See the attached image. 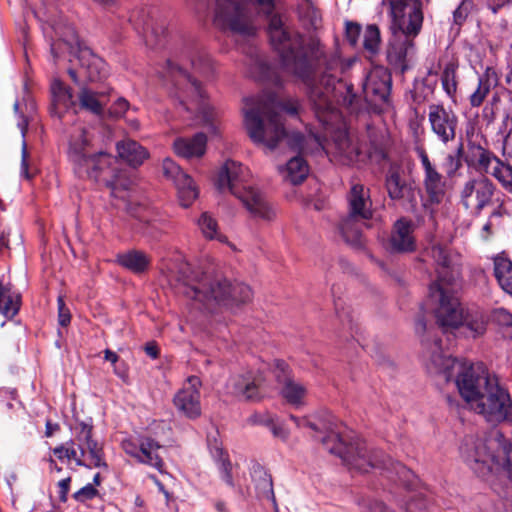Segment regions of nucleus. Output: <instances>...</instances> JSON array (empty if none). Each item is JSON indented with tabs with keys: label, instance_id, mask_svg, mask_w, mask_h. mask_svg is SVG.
Returning <instances> with one entry per match:
<instances>
[{
	"label": "nucleus",
	"instance_id": "obj_1",
	"mask_svg": "<svg viewBox=\"0 0 512 512\" xmlns=\"http://www.w3.org/2000/svg\"><path fill=\"white\" fill-rule=\"evenodd\" d=\"M306 52L293 55L285 50L284 72L300 79L307 88L308 98L315 117L324 129L323 135L315 136L317 143L324 148L322 137H330V150L344 165L365 163V156L358 142L348 134L343 123L339 106L351 112L358 110V96L352 84L342 78L344 65L340 58L327 56L323 46L310 41Z\"/></svg>",
	"mask_w": 512,
	"mask_h": 512
},
{
	"label": "nucleus",
	"instance_id": "obj_2",
	"mask_svg": "<svg viewBox=\"0 0 512 512\" xmlns=\"http://www.w3.org/2000/svg\"><path fill=\"white\" fill-rule=\"evenodd\" d=\"M425 305L415 316V333L421 337L423 357L431 373L443 374L446 381L454 379L463 400L491 423L512 424V398L498 379L491 377L480 364L452 358L443 352L441 339L434 333Z\"/></svg>",
	"mask_w": 512,
	"mask_h": 512
},
{
	"label": "nucleus",
	"instance_id": "obj_3",
	"mask_svg": "<svg viewBox=\"0 0 512 512\" xmlns=\"http://www.w3.org/2000/svg\"><path fill=\"white\" fill-rule=\"evenodd\" d=\"M185 63L190 64L194 73L209 79L215 72L214 62L203 47L193 42L185 43L167 60L163 77L181 107L195 113L209 133L217 136L220 133L218 113L208 102L200 82L187 73Z\"/></svg>",
	"mask_w": 512,
	"mask_h": 512
},
{
	"label": "nucleus",
	"instance_id": "obj_4",
	"mask_svg": "<svg viewBox=\"0 0 512 512\" xmlns=\"http://www.w3.org/2000/svg\"><path fill=\"white\" fill-rule=\"evenodd\" d=\"M68 156L78 177L103 180L112 197L122 200L125 208L139 221L156 228L155 212L147 209L134 212L130 208V190L134 183L131 171L121 168L118 160L112 155L94 150L92 136L84 127L77 126L71 133Z\"/></svg>",
	"mask_w": 512,
	"mask_h": 512
},
{
	"label": "nucleus",
	"instance_id": "obj_5",
	"mask_svg": "<svg viewBox=\"0 0 512 512\" xmlns=\"http://www.w3.org/2000/svg\"><path fill=\"white\" fill-rule=\"evenodd\" d=\"M290 419L298 428H310L324 433L318 439L329 453L338 456L350 469L360 473H367L371 469L395 470L405 469L398 462L392 461L383 451L368 448L366 442L352 434H343L341 423L331 414H324L316 420L308 417L290 416Z\"/></svg>",
	"mask_w": 512,
	"mask_h": 512
},
{
	"label": "nucleus",
	"instance_id": "obj_6",
	"mask_svg": "<svg viewBox=\"0 0 512 512\" xmlns=\"http://www.w3.org/2000/svg\"><path fill=\"white\" fill-rule=\"evenodd\" d=\"M296 100L276 101L273 97H248L244 99L242 109L244 125L253 142L274 150L278 143L287 139L294 150H303L305 137L299 132L289 134L282 118V112L290 115L298 113Z\"/></svg>",
	"mask_w": 512,
	"mask_h": 512
},
{
	"label": "nucleus",
	"instance_id": "obj_7",
	"mask_svg": "<svg viewBox=\"0 0 512 512\" xmlns=\"http://www.w3.org/2000/svg\"><path fill=\"white\" fill-rule=\"evenodd\" d=\"M180 272L187 281L185 295L213 311L217 305L235 308L251 301V288L240 281L232 280L212 266L185 262Z\"/></svg>",
	"mask_w": 512,
	"mask_h": 512
},
{
	"label": "nucleus",
	"instance_id": "obj_8",
	"mask_svg": "<svg viewBox=\"0 0 512 512\" xmlns=\"http://www.w3.org/2000/svg\"><path fill=\"white\" fill-rule=\"evenodd\" d=\"M384 1L389 3L392 16V37L386 52L387 61L394 69L404 73L414 53V39L422 27V4L420 0Z\"/></svg>",
	"mask_w": 512,
	"mask_h": 512
},
{
	"label": "nucleus",
	"instance_id": "obj_9",
	"mask_svg": "<svg viewBox=\"0 0 512 512\" xmlns=\"http://www.w3.org/2000/svg\"><path fill=\"white\" fill-rule=\"evenodd\" d=\"M437 281L429 287V301L433 306L436 325L443 331L460 327L464 308L452 287L460 277V270L451 258H438Z\"/></svg>",
	"mask_w": 512,
	"mask_h": 512
},
{
	"label": "nucleus",
	"instance_id": "obj_10",
	"mask_svg": "<svg viewBox=\"0 0 512 512\" xmlns=\"http://www.w3.org/2000/svg\"><path fill=\"white\" fill-rule=\"evenodd\" d=\"M248 168L234 160H227L220 168L216 187L221 193L229 192L241 201L253 218L272 221L276 217L274 206L265 195L249 182Z\"/></svg>",
	"mask_w": 512,
	"mask_h": 512
},
{
	"label": "nucleus",
	"instance_id": "obj_11",
	"mask_svg": "<svg viewBox=\"0 0 512 512\" xmlns=\"http://www.w3.org/2000/svg\"><path fill=\"white\" fill-rule=\"evenodd\" d=\"M460 454L479 476H486L494 467H503L512 480V443L506 444L498 433L486 439L466 436Z\"/></svg>",
	"mask_w": 512,
	"mask_h": 512
},
{
	"label": "nucleus",
	"instance_id": "obj_12",
	"mask_svg": "<svg viewBox=\"0 0 512 512\" xmlns=\"http://www.w3.org/2000/svg\"><path fill=\"white\" fill-rule=\"evenodd\" d=\"M259 12L268 19L267 33L273 50L277 53L282 70H284L283 56L285 50L298 55L306 52V44L315 41L322 46L320 41L312 36L300 33L295 27L287 24L279 14L274 13V0H255Z\"/></svg>",
	"mask_w": 512,
	"mask_h": 512
},
{
	"label": "nucleus",
	"instance_id": "obj_13",
	"mask_svg": "<svg viewBox=\"0 0 512 512\" xmlns=\"http://www.w3.org/2000/svg\"><path fill=\"white\" fill-rule=\"evenodd\" d=\"M74 431V439L55 447L53 453L60 460L64 458L74 460L78 466L107 467L101 444L92 438L93 426L80 422Z\"/></svg>",
	"mask_w": 512,
	"mask_h": 512
},
{
	"label": "nucleus",
	"instance_id": "obj_14",
	"mask_svg": "<svg viewBox=\"0 0 512 512\" xmlns=\"http://www.w3.org/2000/svg\"><path fill=\"white\" fill-rule=\"evenodd\" d=\"M215 3L214 24L217 27L245 36L255 34L252 0H215Z\"/></svg>",
	"mask_w": 512,
	"mask_h": 512
},
{
	"label": "nucleus",
	"instance_id": "obj_15",
	"mask_svg": "<svg viewBox=\"0 0 512 512\" xmlns=\"http://www.w3.org/2000/svg\"><path fill=\"white\" fill-rule=\"evenodd\" d=\"M385 190L390 200L406 210H414L417 206V187L405 177L402 164L392 162L385 172Z\"/></svg>",
	"mask_w": 512,
	"mask_h": 512
},
{
	"label": "nucleus",
	"instance_id": "obj_16",
	"mask_svg": "<svg viewBox=\"0 0 512 512\" xmlns=\"http://www.w3.org/2000/svg\"><path fill=\"white\" fill-rule=\"evenodd\" d=\"M496 191L494 183L481 175L464 183L460 192V201L466 210L479 214L485 207L493 204Z\"/></svg>",
	"mask_w": 512,
	"mask_h": 512
},
{
	"label": "nucleus",
	"instance_id": "obj_17",
	"mask_svg": "<svg viewBox=\"0 0 512 512\" xmlns=\"http://www.w3.org/2000/svg\"><path fill=\"white\" fill-rule=\"evenodd\" d=\"M416 152L423 168V187L427 196L426 201L429 205H439L446 197L448 190L447 181L430 161L424 148L418 147Z\"/></svg>",
	"mask_w": 512,
	"mask_h": 512
},
{
	"label": "nucleus",
	"instance_id": "obj_18",
	"mask_svg": "<svg viewBox=\"0 0 512 512\" xmlns=\"http://www.w3.org/2000/svg\"><path fill=\"white\" fill-rule=\"evenodd\" d=\"M129 20L134 29L142 34L148 47L156 48L163 44L167 35L165 19L152 15L146 9H141L133 12Z\"/></svg>",
	"mask_w": 512,
	"mask_h": 512
},
{
	"label": "nucleus",
	"instance_id": "obj_19",
	"mask_svg": "<svg viewBox=\"0 0 512 512\" xmlns=\"http://www.w3.org/2000/svg\"><path fill=\"white\" fill-rule=\"evenodd\" d=\"M263 384L261 373L247 371L232 375L226 383V391L241 400L258 401L263 397Z\"/></svg>",
	"mask_w": 512,
	"mask_h": 512
},
{
	"label": "nucleus",
	"instance_id": "obj_20",
	"mask_svg": "<svg viewBox=\"0 0 512 512\" xmlns=\"http://www.w3.org/2000/svg\"><path fill=\"white\" fill-rule=\"evenodd\" d=\"M428 120L432 132L444 145L455 141L458 129V117L442 105L432 104L429 106Z\"/></svg>",
	"mask_w": 512,
	"mask_h": 512
},
{
	"label": "nucleus",
	"instance_id": "obj_21",
	"mask_svg": "<svg viewBox=\"0 0 512 512\" xmlns=\"http://www.w3.org/2000/svg\"><path fill=\"white\" fill-rule=\"evenodd\" d=\"M44 33L51 38L50 50L54 61L63 53V46L70 53L76 50L80 52L82 49L75 28L63 20L54 22L44 28Z\"/></svg>",
	"mask_w": 512,
	"mask_h": 512
},
{
	"label": "nucleus",
	"instance_id": "obj_22",
	"mask_svg": "<svg viewBox=\"0 0 512 512\" xmlns=\"http://www.w3.org/2000/svg\"><path fill=\"white\" fill-rule=\"evenodd\" d=\"M201 380L190 376L183 387L174 395L173 403L177 411L188 419H196L201 415L200 402Z\"/></svg>",
	"mask_w": 512,
	"mask_h": 512
},
{
	"label": "nucleus",
	"instance_id": "obj_23",
	"mask_svg": "<svg viewBox=\"0 0 512 512\" xmlns=\"http://www.w3.org/2000/svg\"><path fill=\"white\" fill-rule=\"evenodd\" d=\"M392 85L391 75L382 66L372 68L364 81L363 92L368 102L385 103L390 95Z\"/></svg>",
	"mask_w": 512,
	"mask_h": 512
},
{
	"label": "nucleus",
	"instance_id": "obj_24",
	"mask_svg": "<svg viewBox=\"0 0 512 512\" xmlns=\"http://www.w3.org/2000/svg\"><path fill=\"white\" fill-rule=\"evenodd\" d=\"M162 170L164 176L171 179L176 185L181 205L189 207L198 196L193 179L171 158H166L163 161Z\"/></svg>",
	"mask_w": 512,
	"mask_h": 512
},
{
	"label": "nucleus",
	"instance_id": "obj_25",
	"mask_svg": "<svg viewBox=\"0 0 512 512\" xmlns=\"http://www.w3.org/2000/svg\"><path fill=\"white\" fill-rule=\"evenodd\" d=\"M122 448L126 454L136 458L139 462L161 471L163 460L158 453L161 445L154 439L142 438L138 445L131 440H125L122 442Z\"/></svg>",
	"mask_w": 512,
	"mask_h": 512
},
{
	"label": "nucleus",
	"instance_id": "obj_26",
	"mask_svg": "<svg viewBox=\"0 0 512 512\" xmlns=\"http://www.w3.org/2000/svg\"><path fill=\"white\" fill-rule=\"evenodd\" d=\"M349 214L360 219H371L373 215L370 189L363 184H352L348 193Z\"/></svg>",
	"mask_w": 512,
	"mask_h": 512
},
{
	"label": "nucleus",
	"instance_id": "obj_27",
	"mask_svg": "<svg viewBox=\"0 0 512 512\" xmlns=\"http://www.w3.org/2000/svg\"><path fill=\"white\" fill-rule=\"evenodd\" d=\"M276 379L281 385V394L283 398L292 405H300L306 395V388L289 376L288 365L286 363H277Z\"/></svg>",
	"mask_w": 512,
	"mask_h": 512
},
{
	"label": "nucleus",
	"instance_id": "obj_28",
	"mask_svg": "<svg viewBox=\"0 0 512 512\" xmlns=\"http://www.w3.org/2000/svg\"><path fill=\"white\" fill-rule=\"evenodd\" d=\"M414 224L411 220L401 218L393 226L390 237V246L395 252L410 253L415 249L413 236Z\"/></svg>",
	"mask_w": 512,
	"mask_h": 512
},
{
	"label": "nucleus",
	"instance_id": "obj_29",
	"mask_svg": "<svg viewBox=\"0 0 512 512\" xmlns=\"http://www.w3.org/2000/svg\"><path fill=\"white\" fill-rule=\"evenodd\" d=\"M80 73L89 82H96L106 77L108 70L105 61L88 48L80 50L78 55Z\"/></svg>",
	"mask_w": 512,
	"mask_h": 512
},
{
	"label": "nucleus",
	"instance_id": "obj_30",
	"mask_svg": "<svg viewBox=\"0 0 512 512\" xmlns=\"http://www.w3.org/2000/svg\"><path fill=\"white\" fill-rule=\"evenodd\" d=\"M207 137L199 132L192 137H178L173 142V150L179 157L185 159L200 158L206 152Z\"/></svg>",
	"mask_w": 512,
	"mask_h": 512
},
{
	"label": "nucleus",
	"instance_id": "obj_31",
	"mask_svg": "<svg viewBox=\"0 0 512 512\" xmlns=\"http://www.w3.org/2000/svg\"><path fill=\"white\" fill-rule=\"evenodd\" d=\"M52 109L53 115L61 118L62 115L76 107V101L71 88L65 85L59 79H54L51 83Z\"/></svg>",
	"mask_w": 512,
	"mask_h": 512
},
{
	"label": "nucleus",
	"instance_id": "obj_32",
	"mask_svg": "<svg viewBox=\"0 0 512 512\" xmlns=\"http://www.w3.org/2000/svg\"><path fill=\"white\" fill-rule=\"evenodd\" d=\"M79 106L96 116H103L109 101L108 91H94L86 85L80 88L78 94Z\"/></svg>",
	"mask_w": 512,
	"mask_h": 512
},
{
	"label": "nucleus",
	"instance_id": "obj_33",
	"mask_svg": "<svg viewBox=\"0 0 512 512\" xmlns=\"http://www.w3.org/2000/svg\"><path fill=\"white\" fill-rule=\"evenodd\" d=\"M487 325L488 317L482 309L478 307L464 309L460 326L468 329L473 338L482 336L486 332Z\"/></svg>",
	"mask_w": 512,
	"mask_h": 512
},
{
	"label": "nucleus",
	"instance_id": "obj_34",
	"mask_svg": "<svg viewBox=\"0 0 512 512\" xmlns=\"http://www.w3.org/2000/svg\"><path fill=\"white\" fill-rule=\"evenodd\" d=\"M208 447L210 453L218 467L222 480L230 487H234V481L231 475L232 464L227 453L221 447L216 439L208 438Z\"/></svg>",
	"mask_w": 512,
	"mask_h": 512
},
{
	"label": "nucleus",
	"instance_id": "obj_35",
	"mask_svg": "<svg viewBox=\"0 0 512 512\" xmlns=\"http://www.w3.org/2000/svg\"><path fill=\"white\" fill-rule=\"evenodd\" d=\"M365 156V162L369 160L375 164H381L388 159V143L383 133L369 132V146Z\"/></svg>",
	"mask_w": 512,
	"mask_h": 512
},
{
	"label": "nucleus",
	"instance_id": "obj_36",
	"mask_svg": "<svg viewBox=\"0 0 512 512\" xmlns=\"http://www.w3.org/2000/svg\"><path fill=\"white\" fill-rule=\"evenodd\" d=\"M117 151L120 158L132 167L140 166L149 155L144 147L130 139L119 142Z\"/></svg>",
	"mask_w": 512,
	"mask_h": 512
},
{
	"label": "nucleus",
	"instance_id": "obj_37",
	"mask_svg": "<svg viewBox=\"0 0 512 512\" xmlns=\"http://www.w3.org/2000/svg\"><path fill=\"white\" fill-rule=\"evenodd\" d=\"M285 180L293 185L302 183L309 174V166L302 156L291 158L285 167L280 168Z\"/></svg>",
	"mask_w": 512,
	"mask_h": 512
},
{
	"label": "nucleus",
	"instance_id": "obj_38",
	"mask_svg": "<svg viewBox=\"0 0 512 512\" xmlns=\"http://www.w3.org/2000/svg\"><path fill=\"white\" fill-rule=\"evenodd\" d=\"M252 479L255 484L257 496L260 499H267L275 504V495L271 475L261 466L253 468Z\"/></svg>",
	"mask_w": 512,
	"mask_h": 512
},
{
	"label": "nucleus",
	"instance_id": "obj_39",
	"mask_svg": "<svg viewBox=\"0 0 512 512\" xmlns=\"http://www.w3.org/2000/svg\"><path fill=\"white\" fill-rule=\"evenodd\" d=\"M366 219H360L358 217H352L348 214L340 223L339 229L345 242L352 245L358 246L361 244L362 239V221Z\"/></svg>",
	"mask_w": 512,
	"mask_h": 512
},
{
	"label": "nucleus",
	"instance_id": "obj_40",
	"mask_svg": "<svg viewBox=\"0 0 512 512\" xmlns=\"http://www.w3.org/2000/svg\"><path fill=\"white\" fill-rule=\"evenodd\" d=\"M495 277L501 288L512 296V262L510 258H494Z\"/></svg>",
	"mask_w": 512,
	"mask_h": 512
},
{
	"label": "nucleus",
	"instance_id": "obj_41",
	"mask_svg": "<svg viewBox=\"0 0 512 512\" xmlns=\"http://www.w3.org/2000/svg\"><path fill=\"white\" fill-rule=\"evenodd\" d=\"M23 251V239L18 230L0 234V253H21Z\"/></svg>",
	"mask_w": 512,
	"mask_h": 512
},
{
	"label": "nucleus",
	"instance_id": "obj_42",
	"mask_svg": "<svg viewBox=\"0 0 512 512\" xmlns=\"http://www.w3.org/2000/svg\"><path fill=\"white\" fill-rule=\"evenodd\" d=\"M381 33L376 24H368L363 31V48L371 56L378 54L381 47Z\"/></svg>",
	"mask_w": 512,
	"mask_h": 512
},
{
	"label": "nucleus",
	"instance_id": "obj_43",
	"mask_svg": "<svg viewBox=\"0 0 512 512\" xmlns=\"http://www.w3.org/2000/svg\"><path fill=\"white\" fill-rule=\"evenodd\" d=\"M21 297L19 294H12L5 289L0 297V313L7 319H13L19 312Z\"/></svg>",
	"mask_w": 512,
	"mask_h": 512
},
{
	"label": "nucleus",
	"instance_id": "obj_44",
	"mask_svg": "<svg viewBox=\"0 0 512 512\" xmlns=\"http://www.w3.org/2000/svg\"><path fill=\"white\" fill-rule=\"evenodd\" d=\"M464 155V143L460 138L454 152L448 153L444 159L443 167L448 177H454L457 171L462 167V157Z\"/></svg>",
	"mask_w": 512,
	"mask_h": 512
},
{
	"label": "nucleus",
	"instance_id": "obj_45",
	"mask_svg": "<svg viewBox=\"0 0 512 512\" xmlns=\"http://www.w3.org/2000/svg\"><path fill=\"white\" fill-rule=\"evenodd\" d=\"M496 161H500V159L491 151L486 150L480 146L478 147V155L474 163V167L482 175L485 176L486 174H491L493 167L496 166Z\"/></svg>",
	"mask_w": 512,
	"mask_h": 512
},
{
	"label": "nucleus",
	"instance_id": "obj_46",
	"mask_svg": "<svg viewBox=\"0 0 512 512\" xmlns=\"http://www.w3.org/2000/svg\"><path fill=\"white\" fill-rule=\"evenodd\" d=\"M507 191L512 193V166L504 163L501 159L496 161V166L493 167L491 174Z\"/></svg>",
	"mask_w": 512,
	"mask_h": 512
},
{
	"label": "nucleus",
	"instance_id": "obj_47",
	"mask_svg": "<svg viewBox=\"0 0 512 512\" xmlns=\"http://www.w3.org/2000/svg\"><path fill=\"white\" fill-rule=\"evenodd\" d=\"M491 317L503 328L504 335L512 339V314L505 308H496L492 311Z\"/></svg>",
	"mask_w": 512,
	"mask_h": 512
},
{
	"label": "nucleus",
	"instance_id": "obj_48",
	"mask_svg": "<svg viewBox=\"0 0 512 512\" xmlns=\"http://www.w3.org/2000/svg\"><path fill=\"white\" fill-rule=\"evenodd\" d=\"M20 172L21 175L27 180L33 179L37 172V169L33 165L30 153L28 152L27 143L25 139H23L22 141Z\"/></svg>",
	"mask_w": 512,
	"mask_h": 512
},
{
	"label": "nucleus",
	"instance_id": "obj_49",
	"mask_svg": "<svg viewBox=\"0 0 512 512\" xmlns=\"http://www.w3.org/2000/svg\"><path fill=\"white\" fill-rule=\"evenodd\" d=\"M198 225L206 238L222 241L221 235L217 233V222L210 215L203 213L198 221Z\"/></svg>",
	"mask_w": 512,
	"mask_h": 512
},
{
	"label": "nucleus",
	"instance_id": "obj_50",
	"mask_svg": "<svg viewBox=\"0 0 512 512\" xmlns=\"http://www.w3.org/2000/svg\"><path fill=\"white\" fill-rule=\"evenodd\" d=\"M116 262L134 273L144 272L150 264L149 258H116Z\"/></svg>",
	"mask_w": 512,
	"mask_h": 512
},
{
	"label": "nucleus",
	"instance_id": "obj_51",
	"mask_svg": "<svg viewBox=\"0 0 512 512\" xmlns=\"http://www.w3.org/2000/svg\"><path fill=\"white\" fill-rule=\"evenodd\" d=\"M441 82L447 94L452 95L453 93H455L457 88V82L456 68L454 67V65L449 64L444 68L441 75Z\"/></svg>",
	"mask_w": 512,
	"mask_h": 512
},
{
	"label": "nucleus",
	"instance_id": "obj_52",
	"mask_svg": "<svg viewBox=\"0 0 512 512\" xmlns=\"http://www.w3.org/2000/svg\"><path fill=\"white\" fill-rule=\"evenodd\" d=\"M430 504V500L422 493H415L405 502L406 512H416L425 510Z\"/></svg>",
	"mask_w": 512,
	"mask_h": 512
},
{
	"label": "nucleus",
	"instance_id": "obj_53",
	"mask_svg": "<svg viewBox=\"0 0 512 512\" xmlns=\"http://www.w3.org/2000/svg\"><path fill=\"white\" fill-rule=\"evenodd\" d=\"M362 33V27L359 23L353 21L345 22V37L348 43L352 46H356L360 35Z\"/></svg>",
	"mask_w": 512,
	"mask_h": 512
},
{
	"label": "nucleus",
	"instance_id": "obj_54",
	"mask_svg": "<svg viewBox=\"0 0 512 512\" xmlns=\"http://www.w3.org/2000/svg\"><path fill=\"white\" fill-rule=\"evenodd\" d=\"M491 88L478 81L477 89L470 95L469 101L472 107H479L484 102Z\"/></svg>",
	"mask_w": 512,
	"mask_h": 512
},
{
	"label": "nucleus",
	"instance_id": "obj_55",
	"mask_svg": "<svg viewBox=\"0 0 512 512\" xmlns=\"http://www.w3.org/2000/svg\"><path fill=\"white\" fill-rule=\"evenodd\" d=\"M471 8V0H462L460 5L456 8V10L453 13L454 23L458 26H461L465 22L468 14L470 13Z\"/></svg>",
	"mask_w": 512,
	"mask_h": 512
},
{
	"label": "nucleus",
	"instance_id": "obj_56",
	"mask_svg": "<svg viewBox=\"0 0 512 512\" xmlns=\"http://www.w3.org/2000/svg\"><path fill=\"white\" fill-rule=\"evenodd\" d=\"M334 306H335L337 318L341 322L343 328H347L350 331H352L353 330V320L350 315V312L344 310V307H342V303L340 300H335Z\"/></svg>",
	"mask_w": 512,
	"mask_h": 512
},
{
	"label": "nucleus",
	"instance_id": "obj_57",
	"mask_svg": "<svg viewBox=\"0 0 512 512\" xmlns=\"http://www.w3.org/2000/svg\"><path fill=\"white\" fill-rule=\"evenodd\" d=\"M58 303V322L62 327H66L70 324L71 313L65 304L63 296H59L57 299Z\"/></svg>",
	"mask_w": 512,
	"mask_h": 512
},
{
	"label": "nucleus",
	"instance_id": "obj_58",
	"mask_svg": "<svg viewBox=\"0 0 512 512\" xmlns=\"http://www.w3.org/2000/svg\"><path fill=\"white\" fill-rule=\"evenodd\" d=\"M98 494L97 489L93 486V484H87L82 487L80 490L73 494V498L78 502H85L87 500H91L96 497Z\"/></svg>",
	"mask_w": 512,
	"mask_h": 512
},
{
	"label": "nucleus",
	"instance_id": "obj_59",
	"mask_svg": "<svg viewBox=\"0 0 512 512\" xmlns=\"http://www.w3.org/2000/svg\"><path fill=\"white\" fill-rule=\"evenodd\" d=\"M129 108V102L125 98L117 99L109 108V114L113 117L123 116Z\"/></svg>",
	"mask_w": 512,
	"mask_h": 512
},
{
	"label": "nucleus",
	"instance_id": "obj_60",
	"mask_svg": "<svg viewBox=\"0 0 512 512\" xmlns=\"http://www.w3.org/2000/svg\"><path fill=\"white\" fill-rule=\"evenodd\" d=\"M498 74L493 67H487L484 73L479 76L478 81L488 85L490 88L498 84Z\"/></svg>",
	"mask_w": 512,
	"mask_h": 512
},
{
	"label": "nucleus",
	"instance_id": "obj_61",
	"mask_svg": "<svg viewBox=\"0 0 512 512\" xmlns=\"http://www.w3.org/2000/svg\"><path fill=\"white\" fill-rule=\"evenodd\" d=\"M70 482H71V478L68 477V478H65V479H62L59 481L58 483V486H59V499L61 502H66L67 501V495H68V492H69V489H70Z\"/></svg>",
	"mask_w": 512,
	"mask_h": 512
},
{
	"label": "nucleus",
	"instance_id": "obj_62",
	"mask_svg": "<svg viewBox=\"0 0 512 512\" xmlns=\"http://www.w3.org/2000/svg\"><path fill=\"white\" fill-rule=\"evenodd\" d=\"M268 426H270L271 432L275 437L280 438L282 440H286L288 438V432L283 426L276 425L272 421Z\"/></svg>",
	"mask_w": 512,
	"mask_h": 512
},
{
	"label": "nucleus",
	"instance_id": "obj_63",
	"mask_svg": "<svg viewBox=\"0 0 512 512\" xmlns=\"http://www.w3.org/2000/svg\"><path fill=\"white\" fill-rule=\"evenodd\" d=\"M503 154L504 156L512 159V129L506 135L503 141Z\"/></svg>",
	"mask_w": 512,
	"mask_h": 512
},
{
	"label": "nucleus",
	"instance_id": "obj_64",
	"mask_svg": "<svg viewBox=\"0 0 512 512\" xmlns=\"http://www.w3.org/2000/svg\"><path fill=\"white\" fill-rule=\"evenodd\" d=\"M144 350L146 354L152 359H156L159 356V348L154 342H149L145 345Z\"/></svg>",
	"mask_w": 512,
	"mask_h": 512
}]
</instances>
